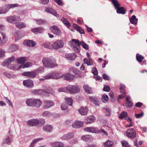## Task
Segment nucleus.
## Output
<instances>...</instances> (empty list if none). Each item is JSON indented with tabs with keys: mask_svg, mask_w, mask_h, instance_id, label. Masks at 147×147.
Segmentation results:
<instances>
[{
	"mask_svg": "<svg viewBox=\"0 0 147 147\" xmlns=\"http://www.w3.org/2000/svg\"><path fill=\"white\" fill-rule=\"evenodd\" d=\"M42 62L45 67L49 68H52L57 66L58 65L56 60L52 58L44 57L42 60Z\"/></svg>",
	"mask_w": 147,
	"mask_h": 147,
	"instance_id": "obj_1",
	"label": "nucleus"
},
{
	"mask_svg": "<svg viewBox=\"0 0 147 147\" xmlns=\"http://www.w3.org/2000/svg\"><path fill=\"white\" fill-rule=\"evenodd\" d=\"M26 102L27 105L29 106L39 107L42 105V102L39 99L32 98L27 99Z\"/></svg>",
	"mask_w": 147,
	"mask_h": 147,
	"instance_id": "obj_2",
	"label": "nucleus"
},
{
	"mask_svg": "<svg viewBox=\"0 0 147 147\" xmlns=\"http://www.w3.org/2000/svg\"><path fill=\"white\" fill-rule=\"evenodd\" d=\"M62 75L58 72L54 71L49 73L45 76V79H58L62 77Z\"/></svg>",
	"mask_w": 147,
	"mask_h": 147,
	"instance_id": "obj_3",
	"label": "nucleus"
},
{
	"mask_svg": "<svg viewBox=\"0 0 147 147\" xmlns=\"http://www.w3.org/2000/svg\"><path fill=\"white\" fill-rule=\"evenodd\" d=\"M18 6V5L17 4H6L0 8V13H5L10 9L13 8Z\"/></svg>",
	"mask_w": 147,
	"mask_h": 147,
	"instance_id": "obj_4",
	"label": "nucleus"
},
{
	"mask_svg": "<svg viewBox=\"0 0 147 147\" xmlns=\"http://www.w3.org/2000/svg\"><path fill=\"white\" fill-rule=\"evenodd\" d=\"M67 93L75 94L79 92L80 89L77 85H69L66 87Z\"/></svg>",
	"mask_w": 147,
	"mask_h": 147,
	"instance_id": "obj_5",
	"label": "nucleus"
},
{
	"mask_svg": "<svg viewBox=\"0 0 147 147\" xmlns=\"http://www.w3.org/2000/svg\"><path fill=\"white\" fill-rule=\"evenodd\" d=\"M7 21L12 24H15L21 21V19L18 16H9L7 18Z\"/></svg>",
	"mask_w": 147,
	"mask_h": 147,
	"instance_id": "obj_6",
	"label": "nucleus"
},
{
	"mask_svg": "<svg viewBox=\"0 0 147 147\" xmlns=\"http://www.w3.org/2000/svg\"><path fill=\"white\" fill-rule=\"evenodd\" d=\"M126 134L127 137L131 139H134L136 136L135 131L133 128L128 129L126 131Z\"/></svg>",
	"mask_w": 147,
	"mask_h": 147,
	"instance_id": "obj_7",
	"label": "nucleus"
},
{
	"mask_svg": "<svg viewBox=\"0 0 147 147\" xmlns=\"http://www.w3.org/2000/svg\"><path fill=\"white\" fill-rule=\"evenodd\" d=\"M53 49H59L62 48L64 46V43L61 40H58L56 41L53 44Z\"/></svg>",
	"mask_w": 147,
	"mask_h": 147,
	"instance_id": "obj_8",
	"label": "nucleus"
},
{
	"mask_svg": "<svg viewBox=\"0 0 147 147\" xmlns=\"http://www.w3.org/2000/svg\"><path fill=\"white\" fill-rule=\"evenodd\" d=\"M24 76L28 77L30 78H34L36 76V73L35 71H26L22 73Z\"/></svg>",
	"mask_w": 147,
	"mask_h": 147,
	"instance_id": "obj_9",
	"label": "nucleus"
},
{
	"mask_svg": "<svg viewBox=\"0 0 147 147\" xmlns=\"http://www.w3.org/2000/svg\"><path fill=\"white\" fill-rule=\"evenodd\" d=\"M50 30L55 34L57 35H59L61 33L60 28L57 26H53L50 28Z\"/></svg>",
	"mask_w": 147,
	"mask_h": 147,
	"instance_id": "obj_10",
	"label": "nucleus"
},
{
	"mask_svg": "<svg viewBox=\"0 0 147 147\" xmlns=\"http://www.w3.org/2000/svg\"><path fill=\"white\" fill-rule=\"evenodd\" d=\"M23 84L25 87L28 88H31L34 86L33 81L30 79L24 80L23 81Z\"/></svg>",
	"mask_w": 147,
	"mask_h": 147,
	"instance_id": "obj_11",
	"label": "nucleus"
},
{
	"mask_svg": "<svg viewBox=\"0 0 147 147\" xmlns=\"http://www.w3.org/2000/svg\"><path fill=\"white\" fill-rule=\"evenodd\" d=\"M74 135V133L69 132L66 134L64 135L61 137V138L62 140H67L73 138Z\"/></svg>",
	"mask_w": 147,
	"mask_h": 147,
	"instance_id": "obj_12",
	"label": "nucleus"
},
{
	"mask_svg": "<svg viewBox=\"0 0 147 147\" xmlns=\"http://www.w3.org/2000/svg\"><path fill=\"white\" fill-rule=\"evenodd\" d=\"M62 77H63V78L65 80L71 81L74 80V76L72 74H71L69 73H67L62 75Z\"/></svg>",
	"mask_w": 147,
	"mask_h": 147,
	"instance_id": "obj_13",
	"label": "nucleus"
},
{
	"mask_svg": "<svg viewBox=\"0 0 147 147\" xmlns=\"http://www.w3.org/2000/svg\"><path fill=\"white\" fill-rule=\"evenodd\" d=\"M52 90V89L49 88H47L46 90L42 89L38 90H36V91L38 94H44L47 93H51Z\"/></svg>",
	"mask_w": 147,
	"mask_h": 147,
	"instance_id": "obj_14",
	"label": "nucleus"
},
{
	"mask_svg": "<svg viewBox=\"0 0 147 147\" xmlns=\"http://www.w3.org/2000/svg\"><path fill=\"white\" fill-rule=\"evenodd\" d=\"M44 107L46 108H49L54 105L55 103L52 101L50 100H46L44 102Z\"/></svg>",
	"mask_w": 147,
	"mask_h": 147,
	"instance_id": "obj_15",
	"label": "nucleus"
},
{
	"mask_svg": "<svg viewBox=\"0 0 147 147\" xmlns=\"http://www.w3.org/2000/svg\"><path fill=\"white\" fill-rule=\"evenodd\" d=\"M65 57L67 59L74 60L76 57V55L74 53H67L65 54Z\"/></svg>",
	"mask_w": 147,
	"mask_h": 147,
	"instance_id": "obj_16",
	"label": "nucleus"
},
{
	"mask_svg": "<svg viewBox=\"0 0 147 147\" xmlns=\"http://www.w3.org/2000/svg\"><path fill=\"white\" fill-rule=\"evenodd\" d=\"M39 123V120L37 119L31 120L28 121L27 125L31 126L36 125Z\"/></svg>",
	"mask_w": 147,
	"mask_h": 147,
	"instance_id": "obj_17",
	"label": "nucleus"
},
{
	"mask_svg": "<svg viewBox=\"0 0 147 147\" xmlns=\"http://www.w3.org/2000/svg\"><path fill=\"white\" fill-rule=\"evenodd\" d=\"M23 44L24 45L30 47H34L35 46V42L31 40H26L24 41Z\"/></svg>",
	"mask_w": 147,
	"mask_h": 147,
	"instance_id": "obj_18",
	"label": "nucleus"
},
{
	"mask_svg": "<svg viewBox=\"0 0 147 147\" xmlns=\"http://www.w3.org/2000/svg\"><path fill=\"white\" fill-rule=\"evenodd\" d=\"M1 36H0V45H2L6 43L7 39L4 33H1Z\"/></svg>",
	"mask_w": 147,
	"mask_h": 147,
	"instance_id": "obj_19",
	"label": "nucleus"
},
{
	"mask_svg": "<svg viewBox=\"0 0 147 147\" xmlns=\"http://www.w3.org/2000/svg\"><path fill=\"white\" fill-rule=\"evenodd\" d=\"M83 123L81 121H77L73 123L72 125L73 128H80L83 126Z\"/></svg>",
	"mask_w": 147,
	"mask_h": 147,
	"instance_id": "obj_20",
	"label": "nucleus"
},
{
	"mask_svg": "<svg viewBox=\"0 0 147 147\" xmlns=\"http://www.w3.org/2000/svg\"><path fill=\"white\" fill-rule=\"evenodd\" d=\"M15 59V57L13 56L8 58L3 63V65L5 66H6L10 64V63L14 60Z\"/></svg>",
	"mask_w": 147,
	"mask_h": 147,
	"instance_id": "obj_21",
	"label": "nucleus"
},
{
	"mask_svg": "<svg viewBox=\"0 0 147 147\" xmlns=\"http://www.w3.org/2000/svg\"><path fill=\"white\" fill-rule=\"evenodd\" d=\"M46 11L53 15L57 18L59 17V15L55 11L54 9L50 8H47L46 9Z\"/></svg>",
	"mask_w": 147,
	"mask_h": 147,
	"instance_id": "obj_22",
	"label": "nucleus"
},
{
	"mask_svg": "<svg viewBox=\"0 0 147 147\" xmlns=\"http://www.w3.org/2000/svg\"><path fill=\"white\" fill-rule=\"evenodd\" d=\"M43 130L47 132H51L53 130V127L51 125H47L43 126L42 127Z\"/></svg>",
	"mask_w": 147,
	"mask_h": 147,
	"instance_id": "obj_23",
	"label": "nucleus"
},
{
	"mask_svg": "<svg viewBox=\"0 0 147 147\" xmlns=\"http://www.w3.org/2000/svg\"><path fill=\"white\" fill-rule=\"evenodd\" d=\"M79 113L81 115H86L87 114L88 109L86 107H82L78 110Z\"/></svg>",
	"mask_w": 147,
	"mask_h": 147,
	"instance_id": "obj_24",
	"label": "nucleus"
},
{
	"mask_svg": "<svg viewBox=\"0 0 147 147\" xmlns=\"http://www.w3.org/2000/svg\"><path fill=\"white\" fill-rule=\"evenodd\" d=\"M130 96H128L126 97V103L125 104V106L127 108H131L133 106V104L130 101Z\"/></svg>",
	"mask_w": 147,
	"mask_h": 147,
	"instance_id": "obj_25",
	"label": "nucleus"
},
{
	"mask_svg": "<svg viewBox=\"0 0 147 147\" xmlns=\"http://www.w3.org/2000/svg\"><path fill=\"white\" fill-rule=\"evenodd\" d=\"M28 58L26 57H21L17 59V61L18 64H22L24 63L28 60Z\"/></svg>",
	"mask_w": 147,
	"mask_h": 147,
	"instance_id": "obj_26",
	"label": "nucleus"
},
{
	"mask_svg": "<svg viewBox=\"0 0 147 147\" xmlns=\"http://www.w3.org/2000/svg\"><path fill=\"white\" fill-rule=\"evenodd\" d=\"M117 13L118 14H125L126 13V9L123 7H120L116 9Z\"/></svg>",
	"mask_w": 147,
	"mask_h": 147,
	"instance_id": "obj_27",
	"label": "nucleus"
},
{
	"mask_svg": "<svg viewBox=\"0 0 147 147\" xmlns=\"http://www.w3.org/2000/svg\"><path fill=\"white\" fill-rule=\"evenodd\" d=\"M92 138V136L89 135H86L82 136L81 138L82 140L86 142L90 141Z\"/></svg>",
	"mask_w": 147,
	"mask_h": 147,
	"instance_id": "obj_28",
	"label": "nucleus"
},
{
	"mask_svg": "<svg viewBox=\"0 0 147 147\" xmlns=\"http://www.w3.org/2000/svg\"><path fill=\"white\" fill-rule=\"evenodd\" d=\"M44 31V29L41 27L35 28L31 30L32 32L35 33H41L42 32Z\"/></svg>",
	"mask_w": 147,
	"mask_h": 147,
	"instance_id": "obj_29",
	"label": "nucleus"
},
{
	"mask_svg": "<svg viewBox=\"0 0 147 147\" xmlns=\"http://www.w3.org/2000/svg\"><path fill=\"white\" fill-rule=\"evenodd\" d=\"M89 99L90 101L94 103L96 106H98L99 105V102L98 99L96 97L90 96L89 97Z\"/></svg>",
	"mask_w": 147,
	"mask_h": 147,
	"instance_id": "obj_30",
	"label": "nucleus"
},
{
	"mask_svg": "<svg viewBox=\"0 0 147 147\" xmlns=\"http://www.w3.org/2000/svg\"><path fill=\"white\" fill-rule=\"evenodd\" d=\"M62 145H63V143L60 142H56L50 143V146L52 147H58L62 146Z\"/></svg>",
	"mask_w": 147,
	"mask_h": 147,
	"instance_id": "obj_31",
	"label": "nucleus"
},
{
	"mask_svg": "<svg viewBox=\"0 0 147 147\" xmlns=\"http://www.w3.org/2000/svg\"><path fill=\"white\" fill-rule=\"evenodd\" d=\"M42 46L46 48L49 49H53V45L51 44L49 42H47L44 43L42 44Z\"/></svg>",
	"mask_w": 147,
	"mask_h": 147,
	"instance_id": "obj_32",
	"label": "nucleus"
},
{
	"mask_svg": "<svg viewBox=\"0 0 147 147\" xmlns=\"http://www.w3.org/2000/svg\"><path fill=\"white\" fill-rule=\"evenodd\" d=\"M83 87L86 92L89 94L92 93L93 92L92 88L88 86L84 85Z\"/></svg>",
	"mask_w": 147,
	"mask_h": 147,
	"instance_id": "obj_33",
	"label": "nucleus"
},
{
	"mask_svg": "<svg viewBox=\"0 0 147 147\" xmlns=\"http://www.w3.org/2000/svg\"><path fill=\"white\" fill-rule=\"evenodd\" d=\"M61 20L67 28H69L70 26V24L66 18L62 17L61 18Z\"/></svg>",
	"mask_w": 147,
	"mask_h": 147,
	"instance_id": "obj_34",
	"label": "nucleus"
},
{
	"mask_svg": "<svg viewBox=\"0 0 147 147\" xmlns=\"http://www.w3.org/2000/svg\"><path fill=\"white\" fill-rule=\"evenodd\" d=\"M96 119L93 116H91L86 118L87 123H91L94 122Z\"/></svg>",
	"mask_w": 147,
	"mask_h": 147,
	"instance_id": "obj_35",
	"label": "nucleus"
},
{
	"mask_svg": "<svg viewBox=\"0 0 147 147\" xmlns=\"http://www.w3.org/2000/svg\"><path fill=\"white\" fill-rule=\"evenodd\" d=\"M131 23L134 24H136L138 22V19L136 18V16L133 15L132 16L131 18L129 19Z\"/></svg>",
	"mask_w": 147,
	"mask_h": 147,
	"instance_id": "obj_36",
	"label": "nucleus"
},
{
	"mask_svg": "<svg viewBox=\"0 0 147 147\" xmlns=\"http://www.w3.org/2000/svg\"><path fill=\"white\" fill-rule=\"evenodd\" d=\"M7 66L8 68L13 70H17L20 68V67H18L17 65H16L9 64Z\"/></svg>",
	"mask_w": 147,
	"mask_h": 147,
	"instance_id": "obj_37",
	"label": "nucleus"
},
{
	"mask_svg": "<svg viewBox=\"0 0 147 147\" xmlns=\"http://www.w3.org/2000/svg\"><path fill=\"white\" fill-rule=\"evenodd\" d=\"M24 34H22L21 32L19 31H17L15 34V36L17 40L21 38L24 36Z\"/></svg>",
	"mask_w": 147,
	"mask_h": 147,
	"instance_id": "obj_38",
	"label": "nucleus"
},
{
	"mask_svg": "<svg viewBox=\"0 0 147 147\" xmlns=\"http://www.w3.org/2000/svg\"><path fill=\"white\" fill-rule=\"evenodd\" d=\"M111 1L113 4L115 9L120 6V3L117 0H111Z\"/></svg>",
	"mask_w": 147,
	"mask_h": 147,
	"instance_id": "obj_39",
	"label": "nucleus"
},
{
	"mask_svg": "<svg viewBox=\"0 0 147 147\" xmlns=\"http://www.w3.org/2000/svg\"><path fill=\"white\" fill-rule=\"evenodd\" d=\"M88 60L86 58L84 59V61L85 64H86L88 65H93L92 61L90 58H88Z\"/></svg>",
	"mask_w": 147,
	"mask_h": 147,
	"instance_id": "obj_40",
	"label": "nucleus"
},
{
	"mask_svg": "<svg viewBox=\"0 0 147 147\" xmlns=\"http://www.w3.org/2000/svg\"><path fill=\"white\" fill-rule=\"evenodd\" d=\"M74 27L76 28L77 30L78 31L80 34H84V30L80 27L78 25L76 24H74Z\"/></svg>",
	"mask_w": 147,
	"mask_h": 147,
	"instance_id": "obj_41",
	"label": "nucleus"
},
{
	"mask_svg": "<svg viewBox=\"0 0 147 147\" xmlns=\"http://www.w3.org/2000/svg\"><path fill=\"white\" fill-rule=\"evenodd\" d=\"M65 100L66 101L67 104L70 106L72 105L73 100L70 97H66L65 98Z\"/></svg>",
	"mask_w": 147,
	"mask_h": 147,
	"instance_id": "obj_42",
	"label": "nucleus"
},
{
	"mask_svg": "<svg viewBox=\"0 0 147 147\" xmlns=\"http://www.w3.org/2000/svg\"><path fill=\"white\" fill-rule=\"evenodd\" d=\"M16 26L18 28H21L26 27V25L24 23L21 22L16 23Z\"/></svg>",
	"mask_w": 147,
	"mask_h": 147,
	"instance_id": "obj_43",
	"label": "nucleus"
},
{
	"mask_svg": "<svg viewBox=\"0 0 147 147\" xmlns=\"http://www.w3.org/2000/svg\"><path fill=\"white\" fill-rule=\"evenodd\" d=\"M42 115L44 117H49L52 116L53 114L51 112H50L48 111H44L42 113Z\"/></svg>",
	"mask_w": 147,
	"mask_h": 147,
	"instance_id": "obj_44",
	"label": "nucleus"
},
{
	"mask_svg": "<svg viewBox=\"0 0 147 147\" xmlns=\"http://www.w3.org/2000/svg\"><path fill=\"white\" fill-rule=\"evenodd\" d=\"M18 49V46L16 45H11L9 48V50L11 52H13Z\"/></svg>",
	"mask_w": 147,
	"mask_h": 147,
	"instance_id": "obj_45",
	"label": "nucleus"
},
{
	"mask_svg": "<svg viewBox=\"0 0 147 147\" xmlns=\"http://www.w3.org/2000/svg\"><path fill=\"white\" fill-rule=\"evenodd\" d=\"M36 21V23L38 25H43L47 23L46 21L42 19L35 20Z\"/></svg>",
	"mask_w": 147,
	"mask_h": 147,
	"instance_id": "obj_46",
	"label": "nucleus"
},
{
	"mask_svg": "<svg viewBox=\"0 0 147 147\" xmlns=\"http://www.w3.org/2000/svg\"><path fill=\"white\" fill-rule=\"evenodd\" d=\"M136 59L138 62H142V60L144 59V57L141 55L137 54L136 55Z\"/></svg>",
	"mask_w": 147,
	"mask_h": 147,
	"instance_id": "obj_47",
	"label": "nucleus"
},
{
	"mask_svg": "<svg viewBox=\"0 0 147 147\" xmlns=\"http://www.w3.org/2000/svg\"><path fill=\"white\" fill-rule=\"evenodd\" d=\"M113 143L112 142L108 140L104 143L105 147H111L113 145Z\"/></svg>",
	"mask_w": 147,
	"mask_h": 147,
	"instance_id": "obj_48",
	"label": "nucleus"
},
{
	"mask_svg": "<svg viewBox=\"0 0 147 147\" xmlns=\"http://www.w3.org/2000/svg\"><path fill=\"white\" fill-rule=\"evenodd\" d=\"M120 92L121 93H123V94H125L126 93L124 89L125 88V85L123 84H121L119 85Z\"/></svg>",
	"mask_w": 147,
	"mask_h": 147,
	"instance_id": "obj_49",
	"label": "nucleus"
},
{
	"mask_svg": "<svg viewBox=\"0 0 147 147\" xmlns=\"http://www.w3.org/2000/svg\"><path fill=\"white\" fill-rule=\"evenodd\" d=\"M102 100L104 103L106 102L109 100V98L108 96L106 94H104L102 96Z\"/></svg>",
	"mask_w": 147,
	"mask_h": 147,
	"instance_id": "obj_50",
	"label": "nucleus"
},
{
	"mask_svg": "<svg viewBox=\"0 0 147 147\" xmlns=\"http://www.w3.org/2000/svg\"><path fill=\"white\" fill-rule=\"evenodd\" d=\"M32 63L31 62L26 63L20 66V68H24L25 67H28L31 66Z\"/></svg>",
	"mask_w": 147,
	"mask_h": 147,
	"instance_id": "obj_51",
	"label": "nucleus"
},
{
	"mask_svg": "<svg viewBox=\"0 0 147 147\" xmlns=\"http://www.w3.org/2000/svg\"><path fill=\"white\" fill-rule=\"evenodd\" d=\"M127 114L126 112L123 111L119 116V118L120 119L124 118L127 117Z\"/></svg>",
	"mask_w": 147,
	"mask_h": 147,
	"instance_id": "obj_52",
	"label": "nucleus"
},
{
	"mask_svg": "<svg viewBox=\"0 0 147 147\" xmlns=\"http://www.w3.org/2000/svg\"><path fill=\"white\" fill-rule=\"evenodd\" d=\"M3 74L5 76L9 78H13L14 76V75L12 74H11L7 71L3 72Z\"/></svg>",
	"mask_w": 147,
	"mask_h": 147,
	"instance_id": "obj_53",
	"label": "nucleus"
},
{
	"mask_svg": "<svg viewBox=\"0 0 147 147\" xmlns=\"http://www.w3.org/2000/svg\"><path fill=\"white\" fill-rule=\"evenodd\" d=\"M3 100L5 101L8 104L9 106L11 107H13V105L12 102L7 97H4L3 98Z\"/></svg>",
	"mask_w": 147,
	"mask_h": 147,
	"instance_id": "obj_54",
	"label": "nucleus"
},
{
	"mask_svg": "<svg viewBox=\"0 0 147 147\" xmlns=\"http://www.w3.org/2000/svg\"><path fill=\"white\" fill-rule=\"evenodd\" d=\"M3 100L5 101L8 104L9 106L11 107H13V105L12 102L7 97H4L3 98Z\"/></svg>",
	"mask_w": 147,
	"mask_h": 147,
	"instance_id": "obj_55",
	"label": "nucleus"
},
{
	"mask_svg": "<svg viewBox=\"0 0 147 147\" xmlns=\"http://www.w3.org/2000/svg\"><path fill=\"white\" fill-rule=\"evenodd\" d=\"M81 45L85 49L87 50L89 49L88 46L83 41H81Z\"/></svg>",
	"mask_w": 147,
	"mask_h": 147,
	"instance_id": "obj_56",
	"label": "nucleus"
},
{
	"mask_svg": "<svg viewBox=\"0 0 147 147\" xmlns=\"http://www.w3.org/2000/svg\"><path fill=\"white\" fill-rule=\"evenodd\" d=\"M67 108V105L65 102H63L61 105V108L63 110H66Z\"/></svg>",
	"mask_w": 147,
	"mask_h": 147,
	"instance_id": "obj_57",
	"label": "nucleus"
},
{
	"mask_svg": "<svg viewBox=\"0 0 147 147\" xmlns=\"http://www.w3.org/2000/svg\"><path fill=\"white\" fill-rule=\"evenodd\" d=\"M121 142L122 145V146L123 147H129L130 146L126 141L123 140L121 141Z\"/></svg>",
	"mask_w": 147,
	"mask_h": 147,
	"instance_id": "obj_58",
	"label": "nucleus"
},
{
	"mask_svg": "<svg viewBox=\"0 0 147 147\" xmlns=\"http://www.w3.org/2000/svg\"><path fill=\"white\" fill-rule=\"evenodd\" d=\"M91 132L92 133H98L99 132V130L96 127H91Z\"/></svg>",
	"mask_w": 147,
	"mask_h": 147,
	"instance_id": "obj_59",
	"label": "nucleus"
},
{
	"mask_svg": "<svg viewBox=\"0 0 147 147\" xmlns=\"http://www.w3.org/2000/svg\"><path fill=\"white\" fill-rule=\"evenodd\" d=\"M73 49L75 52L76 53H78L80 51L79 46H74Z\"/></svg>",
	"mask_w": 147,
	"mask_h": 147,
	"instance_id": "obj_60",
	"label": "nucleus"
},
{
	"mask_svg": "<svg viewBox=\"0 0 147 147\" xmlns=\"http://www.w3.org/2000/svg\"><path fill=\"white\" fill-rule=\"evenodd\" d=\"M72 41L73 42L76 44L77 46H80L81 45V42H80L79 40L75 39H73L72 40Z\"/></svg>",
	"mask_w": 147,
	"mask_h": 147,
	"instance_id": "obj_61",
	"label": "nucleus"
},
{
	"mask_svg": "<svg viewBox=\"0 0 147 147\" xmlns=\"http://www.w3.org/2000/svg\"><path fill=\"white\" fill-rule=\"evenodd\" d=\"M106 111V115L107 116H109L110 115L111 111L109 108H105Z\"/></svg>",
	"mask_w": 147,
	"mask_h": 147,
	"instance_id": "obj_62",
	"label": "nucleus"
},
{
	"mask_svg": "<svg viewBox=\"0 0 147 147\" xmlns=\"http://www.w3.org/2000/svg\"><path fill=\"white\" fill-rule=\"evenodd\" d=\"M57 90L58 92H67L66 87V88L62 87L58 88L57 89Z\"/></svg>",
	"mask_w": 147,
	"mask_h": 147,
	"instance_id": "obj_63",
	"label": "nucleus"
},
{
	"mask_svg": "<svg viewBox=\"0 0 147 147\" xmlns=\"http://www.w3.org/2000/svg\"><path fill=\"white\" fill-rule=\"evenodd\" d=\"M103 90L106 92H109L110 90V88L108 85H105L104 86Z\"/></svg>",
	"mask_w": 147,
	"mask_h": 147,
	"instance_id": "obj_64",
	"label": "nucleus"
}]
</instances>
